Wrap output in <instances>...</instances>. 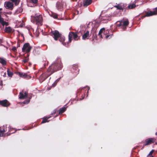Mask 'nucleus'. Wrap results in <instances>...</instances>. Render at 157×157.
Wrapping results in <instances>:
<instances>
[{"label":"nucleus","instance_id":"f257e3e1","mask_svg":"<svg viewBox=\"0 0 157 157\" xmlns=\"http://www.w3.org/2000/svg\"><path fill=\"white\" fill-rule=\"evenodd\" d=\"M63 67L61 59L58 57L56 61L49 67L47 70V72H48L51 75L54 72L61 69Z\"/></svg>","mask_w":157,"mask_h":157},{"label":"nucleus","instance_id":"f03ea898","mask_svg":"<svg viewBox=\"0 0 157 157\" xmlns=\"http://www.w3.org/2000/svg\"><path fill=\"white\" fill-rule=\"evenodd\" d=\"M81 35L79 32H70L68 35V43H70L72 40V37L73 36L75 40H78L80 39V37Z\"/></svg>","mask_w":157,"mask_h":157},{"label":"nucleus","instance_id":"7ed1b4c3","mask_svg":"<svg viewBox=\"0 0 157 157\" xmlns=\"http://www.w3.org/2000/svg\"><path fill=\"white\" fill-rule=\"evenodd\" d=\"M33 19L35 21L36 24L40 26L42 25L43 18L41 15L35 14L33 17Z\"/></svg>","mask_w":157,"mask_h":157},{"label":"nucleus","instance_id":"20e7f679","mask_svg":"<svg viewBox=\"0 0 157 157\" xmlns=\"http://www.w3.org/2000/svg\"><path fill=\"white\" fill-rule=\"evenodd\" d=\"M156 140V139L153 138H149L147 139L145 141L143 142L144 144L143 147L146 145H149L154 143Z\"/></svg>","mask_w":157,"mask_h":157},{"label":"nucleus","instance_id":"39448f33","mask_svg":"<svg viewBox=\"0 0 157 157\" xmlns=\"http://www.w3.org/2000/svg\"><path fill=\"white\" fill-rule=\"evenodd\" d=\"M32 48V47L30 45L29 43H26L23 45L22 48V51L23 52H26L28 53L30 52Z\"/></svg>","mask_w":157,"mask_h":157},{"label":"nucleus","instance_id":"423d86ee","mask_svg":"<svg viewBox=\"0 0 157 157\" xmlns=\"http://www.w3.org/2000/svg\"><path fill=\"white\" fill-rule=\"evenodd\" d=\"M51 75V74H49L48 72H46L42 74L40 77L39 79L41 82H42L44 81L47 78Z\"/></svg>","mask_w":157,"mask_h":157},{"label":"nucleus","instance_id":"0eeeda50","mask_svg":"<svg viewBox=\"0 0 157 157\" xmlns=\"http://www.w3.org/2000/svg\"><path fill=\"white\" fill-rule=\"evenodd\" d=\"M114 7L118 10H122L123 12H125L126 11L125 4L120 3L114 6Z\"/></svg>","mask_w":157,"mask_h":157},{"label":"nucleus","instance_id":"6e6552de","mask_svg":"<svg viewBox=\"0 0 157 157\" xmlns=\"http://www.w3.org/2000/svg\"><path fill=\"white\" fill-rule=\"evenodd\" d=\"M4 6L6 9L12 10L13 8L14 5L13 2L8 1L5 2Z\"/></svg>","mask_w":157,"mask_h":157},{"label":"nucleus","instance_id":"1a4fd4ad","mask_svg":"<svg viewBox=\"0 0 157 157\" xmlns=\"http://www.w3.org/2000/svg\"><path fill=\"white\" fill-rule=\"evenodd\" d=\"M52 33L53 35V37L56 40H57L59 37L61 35V34L59 33V32L57 30L52 31Z\"/></svg>","mask_w":157,"mask_h":157},{"label":"nucleus","instance_id":"9d476101","mask_svg":"<svg viewBox=\"0 0 157 157\" xmlns=\"http://www.w3.org/2000/svg\"><path fill=\"white\" fill-rule=\"evenodd\" d=\"M28 97V93L27 92H24L22 90L21 92L19 93V98L20 99H23Z\"/></svg>","mask_w":157,"mask_h":157},{"label":"nucleus","instance_id":"9b49d317","mask_svg":"<svg viewBox=\"0 0 157 157\" xmlns=\"http://www.w3.org/2000/svg\"><path fill=\"white\" fill-rule=\"evenodd\" d=\"M122 24L121 28L123 31L125 30L126 29V27L129 24V22L128 20L126 21H121Z\"/></svg>","mask_w":157,"mask_h":157},{"label":"nucleus","instance_id":"f8f14e48","mask_svg":"<svg viewBox=\"0 0 157 157\" xmlns=\"http://www.w3.org/2000/svg\"><path fill=\"white\" fill-rule=\"evenodd\" d=\"M0 105L4 107H7L10 105V103L8 100L5 99L0 101Z\"/></svg>","mask_w":157,"mask_h":157},{"label":"nucleus","instance_id":"ddd939ff","mask_svg":"<svg viewBox=\"0 0 157 157\" xmlns=\"http://www.w3.org/2000/svg\"><path fill=\"white\" fill-rule=\"evenodd\" d=\"M146 14L144 16V17H150L151 16L156 15L157 14V11L155 10L152 11L150 10H148L147 12H145Z\"/></svg>","mask_w":157,"mask_h":157},{"label":"nucleus","instance_id":"4468645a","mask_svg":"<svg viewBox=\"0 0 157 157\" xmlns=\"http://www.w3.org/2000/svg\"><path fill=\"white\" fill-rule=\"evenodd\" d=\"M78 65L77 64H74L73 65L71 71L73 73H75L76 74L78 73L79 70L78 68Z\"/></svg>","mask_w":157,"mask_h":157},{"label":"nucleus","instance_id":"2eb2a0df","mask_svg":"<svg viewBox=\"0 0 157 157\" xmlns=\"http://www.w3.org/2000/svg\"><path fill=\"white\" fill-rule=\"evenodd\" d=\"M97 29L96 28H93L92 29L91 32L90 34L92 35V37L93 40H94L97 37V35L96 34Z\"/></svg>","mask_w":157,"mask_h":157},{"label":"nucleus","instance_id":"dca6fc26","mask_svg":"<svg viewBox=\"0 0 157 157\" xmlns=\"http://www.w3.org/2000/svg\"><path fill=\"white\" fill-rule=\"evenodd\" d=\"M91 35V34H90L89 32L88 31H87L82 36V39L84 40L88 39V37H90Z\"/></svg>","mask_w":157,"mask_h":157},{"label":"nucleus","instance_id":"f3484780","mask_svg":"<svg viewBox=\"0 0 157 157\" xmlns=\"http://www.w3.org/2000/svg\"><path fill=\"white\" fill-rule=\"evenodd\" d=\"M6 128L4 126L0 127V136H3L4 133L6 131Z\"/></svg>","mask_w":157,"mask_h":157},{"label":"nucleus","instance_id":"a211bd4d","mask_svg":"<svg viewBox=\"0 0 157 157\" xmlns=\"http://www.w3.org/2000/svg\"><path fill=\"white\" fill-rule=\"evenodd\" d=\"M63 3L62 2H57L56 4V7L58 9H61L63 8Z\"/></svg>","mask_w":157,"mask_h":157},{"label":"nucleus","instance_id":"6ab92c4d","mask_svg":"<svg viewBox=\"0 0 157 157\" xmlns=\"http://www.w3.org/2000/svg\"><path fill=\"white\" fill-rule=\"evenodd\" d=\"M15 73L16 75H18L20 77L24 78H26L27 76V74L25 73H22L19 72H15Z\"/></svg>","mask_w":157,"mask_h":157},{"label":"nucleus","instance_id":"aec40b11","mask_svg":"<svg viewBox=\"0 0 157 157\" xmlns=\"http://www.w3.org/2000/svg\"><path fill=\"white\" fill-rule=\"evenodd\" d=\"M0 23L3 27L5 25L7 26L9 25L8 23L5 21L4 19L2 17L0 18Z\"/></svg>","mask_w":157,"mask_h":157},{"label":"nucleus","instance_id":"412c9836","mask_svg":"<svg viewBox=\"0 0 157 157\" xmlns=\"http://www.w3.org/2000/svg\"><path fill=\"white\" fill-rule=\"evenodd\" d=\"M92 0H85L83 2V6H87L90 5L92 2Z\"/></svg>","mask_w":157,"mask_h":157},{"label":"nucleus","instance_id":"4be33fe9","mask_svg":"<svg viewBox=\"0 0 157 157\" xmlns=\"http://www.w3.org/2000/svg\"><path fill=\"white\" fill-rule=\"evenodd\" d=\"M13 30L10 27H6L5 31L7 33H12L13 32Z\"/></svg>","mask_w":157,"mask_h":157},{"label":"nucleus","instance_id":"5701e85b","mask_svg":"<svg viewBox=\"0 0 157 157\" xmlns=\"http://www.w3.org/2000/svg\"><path fill=\"white\" fill-rule=\"evenodd\" d=\"M126 6L127 5H126V10L128 9H132L136 7V5L134 3L129 4L127 7Z\"/></svg>","mask_w":157,"mask_h":157},{"label":"nucleus","instance_id":"b1692460","mask_svg":"<svg viewBox=\"0 0 157 157\" xmlns=\"http://www.w3.org/2000/svg\"><path fill=\"white\" fill-rule=\"evenodd\" d=\"M59 40L62 43L63 45H66V43L64 42L65 40V38L63 36H62V35H61L59 38H58Z\"/></svg>","mask_w":157,"mask_h":157},{"label":"nucleus","instance_id":"393cba45","mask_svg":"<svg viewBox=\"0 0 157 157\" xmlns=\"http://www.w3.org/2000/svg\"><path fill=\"white\" fill-rule=\"evenodd\" d=\"M66 110V108L65 107L61 108L59 109V114H61L64 113Z\"/></svg>","mask_w":157,"mask_h":157},{"label":"nucleus","instance_id":"a878e982","mask_svg":"<svg viewBox=\"0 0 157 157\" xmlns=\"http://www.w3.org/2000/svg\"><path fill=\"white\" fill-rule=\"evenodd\" d=\"M0 63H2L3 65H5L6 64V61L5 59L2 58H0Z\"/></svg>","mask_w":157,"mask_h":157},{"label":"nucleus","instance_id":"bb28decb","mask_svg":"<svg viewBox=\"0 0 157 157\" xmlns=\"http://www.w3.org/2000/svg\"><path fill=\"white\" fill-rule=\"evenodd\" d=\"M105 29L104 28H103L101 29L99 31L98 34V35L100 36V38H102L101 33H103V31H105Z\"/></svg>","mask_w":157,"mask_h":157},{"label":"nucleus","instance_id":"cd10ccee","mask_svg":"<svg viewBox=\"0 0 157 157\" xmlns=\"http://www.w3.org/2000/svg\"><path fill=\"white\" fill-rule=\"evenodd\" d=\"M7 75L9 77H11L13 75V73L10 71L9 69L7 70Z\"/></svg>","mask_w":157,"mask_h":157},{"label":"nucleus","instance_id":"c85d7f7f","mask_svg":"<svg viewBox=\"0 0 157 157\" xmlns=\"http://www.w3.org/2000/svg\"><path fill=\"white\" fill-rule=\"evenodd\" d=\"M10 1H12V2H13L15 5L16 6L18 5L20 2V0H10Z\"/></svg>","mask_w":157,"mask_h":157},{"label":"nucleus","instance_id":"c756f323","mask_svg":"<svg viewBox=\"0 0 157 157\" xmlns=\"http://www.w3.org/2000/svg\"><path fill=\"white\" fill-rule=\"evenodd\" d=\"M122 24L121 21H117L116 23V27H119L120 28L122 29L121 28Z\"/></svg>","mask_w":157,"mask_h":157},{"label":"nucleus","instance_id":"7c9ffc66","mask_svg":"<svg viewBox=\"0 0 157 157\" xmlns=\"http://www.w3.org/2000/svg\"><path fill=\"white\" fill-rule=\"evenodd\" d=\"M16 130L15 129V128H10V130H9V131L10 132V133H13L15 132L16 131Z\"/></svg>","mask_w":157,"mask_h":157},{"label":"nucleus","instance_id":"2f4dec72","mask_svg":"<svg viewBox=\"0 0 157 157\" xmlns=\"http://www.w3.org/2000/svg\"><path fill=\"white\" fill-rule=\"evenodd\" d=\"M49 118V117H44L43 118V120L41 122V124H43L44 123H45L47 122H48L49 121L48 120V119Z\"/></svg>","mask_w":157,"mask_h":157},{"label":"nucleus","instance_id":"473e14b6","mask_svg":"<svg viewBox=\"0 0 157 157\" xmlns=\"http://www.w3.org/2000/svg\"><path fill=\"white\" fill-rule=\"evenodd\" d=\"M23 9L22 7H20L17 9V12L18 13H20L22 12Z\"/></svg>","mask_w":157,"mask_h":157},{"label":"nucleus","instance_id":"72a5a7b5","mask_svg":"<svg viewBox=\"0 0 157 157\" xmlns=\"http://www.w3.org/2000/svg\"><path fill=\"white\" fill-rule=\"evenodd\" d=\"M60 78H58L57 80H56V81L53 84L52 86L53 87L55 86L56 84H57V82L59 81Z\"/></svg>","mask_w":157,"mask_h":157},{"label":"nucleus","instance_id":"f704fd0d","mask_svg":"<svg viewBox=\"0 0 157 157\" xmlns=\"http://www.w3.org/2000/svg\"><path fill=\"white\" fill-rule=\"evenodd\" d=\"M30 101L29 99L25 100L23 101V103L24 104H28L29 102Z\"/></svg>","mask_w":157,"mask_h":157},{"label":"nucleus","instance_id":"c9c22d12","mask_svg":"<svg viewBox=\"0 0 157 157\" xmlns=\"http://www.w3.org/2000/svg\"><path fill=\"white\" fill-rule=\"evenodd\" d=\"M52 17L55 19H56L58 18V15L56 14H53L52 15Z\"/></svg>","mask_w":157,"mask_h":157},{"label":"nucleus","instance_id":"e433bc0d","mask_svg":"<svg viewBox=\"0 0 157 157\" xmlns=\"http://www.w3.org/2000/svg\"><path fill=\"white\" fill-rule=\"evenodd\" d=\"M2 75L4 77H6V72H1Z\"/></svg>","mask_w":157,"mask_h":157},{"label":"nucleus","instance_id":"4c0bfd02","mask_svg":"<svg viewBox=\"0 0 157 157\" xmlns=\"http://www.w3.org/2000/svg\"><path fill=\"white\" fill-rule=\"evenodd\" d=\"M155 150H152L150 152V153H149V154H148V155H149V156H150V155H152V154H153V152H154Z\"/></svg>","mask_w":157,"mask_h":157},{"label":"nucleus","instance_id":"58836bf2","mask_svg":"<svg viewBox=\"0 0 157 157\" xmlns=\"http://www.w3.org/2000/svg\"><path fill=\"white\" fill-rule=\"evenodd\" d=\"M31 2L34 4L37 3L38 2V0H31Z\"/></svg>","mask_w":157,"mask_h":157},{"label":"nucleus","instance_id":"ea45409f","mask_svg":"<svg viewBox=\"0 0 157 157\" xmlns=\"http://www.w3.org/2000/svg\"><path fill=\"white\" fill-rule=\"evenodd\" d=\"M28 59L25 58V59L23 60V62H24L25 63L28 62Z\"/></svg>","mask_w":157,"mask_h":157},{"label":"nucleus","instance_id":"a19ab883","mask_svg":"<svg viewBox=\"0 0 157 157\" xmlns=\"http://www.w3.org/2000/svg\"><path fill=\"white\" fill-rule=\"evenodd\" d=\"M12 50L13 51V52H16L17 50V49H16V47H13L12 48Z\"/></svg>","mask_w":157,"mask_h":157},{"label":"nucleus","instance_id":"79ce46f5","mask_svg":"<svg viewBox=\"0 0 157 157\" xmlns=\"http://www.w3.org/2000/svg\"><path fill=\"white\" fill-rule=\"evenodd\" d=\"M113 35V34H112L111 35H107L106 36V38H108L109 36H110L111 37Z\"/></svg>","mask_w":157,"mask_h":157},{"label":"nucleus","instance_id":"37998d69","mask_svg":"<svg viewBox=\"0 0 157 157\" xmlns=\"http://www.w3.org/2000/svg\"><path fill=\"white\" fill-rule=\"evenodd\" d=\"M2 41L1 40H0V45L2 46Z\"/></svg>","mask_w":157,"mask_h":157},{"label":"nucleus","instance_id":"c03bdc74","mask_svg":"<svg viewBox=\"0 0 157 157\" xmlns=\"http://www.w3.org/2000/svg\"><path fill=\"white\" fill-rule=\"evenodd\" d=\"M147 157H154V156L153 155L149 156V155H147Z\"/></svg>","mask_w":157,"mask_h":157},{"label":"nucleus","instance_id":"a18cd8bd","mask_svg":"<svg viewBox=\"0 0 157 157\" xmlns=\"http://www.w3.org/2000/svg\"><path fill=\"white\" fill-rule=\"evenodd\" d=\"M32 97V96H30V97H29V100Z\"/></svg>","mask_w":157,"mask_h":157},{"label":"nucleus","instance_id":"49530a36","mask_svg":"<svg viewBox=\"0 0 157 157\" xmlns=\"http://www.w3.org/2000/svg\"><path fill=\"white\" fill-rule=\"evenodd\" d=\"M155 10H157V7L155 8Z\"/></svg>","mask_w":157,"mask_h":157},{"label":"nucleus","instance_id":"de8ad7c7","mask_svg":"<svg viewBox=\"0 0 157 157\" xmlns=\"http://www.w3.org/2000/svg\"><path fill=\"white\" fill-rule=\"evenodd\" d=\"M155 135L157 136V132L155 133Z\"/></svg>","mask_w":157,"mask_h":157},{"label":"nucleus","instance_id":"09e8293b","mask_svg":"<svg viewBox=\"0 0 157 157\" xmlns=\"http://www.w3.org/2000/svg\"><path fill=\"white\" fill-rule=\"evenodd\" d=\"M0 17H1V14H0Z\"/></svg>","mask_w":157,"mask_h":157}]
</instances>
